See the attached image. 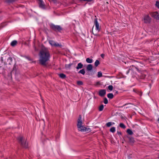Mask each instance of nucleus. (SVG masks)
Wrapping results in <instances>:
<instances>
[{
    "label": "nucleus",
    "instance_id": "9b49d317",
    "mask_svg": "<svg viewBox=\"0 0 159 159\" xmlns=\"http://www.w3.org/2000/svg\"><path fill=\"white\" fill-rule=\"evenodd\" d=\"M12 59L11 57H9L7 59V62H4V64L5 65H11L12 64Z\"/></svg>",
    "mask_w": 159,
    "mask_h": 159
},
{
    "label": "nucleus",
    "instance_id": "0eeeda50",
    "mask_svg": "<svg viewBox=\"0 0 159 159\" xmlns=\"http://www.w3.org/2000/svg\"><path fill=\"white\" fill-rule=\"evenodd\" d=\"M150 14L151 16L157 20H159V13L157 12L156 11L153 12H151L150 13Z\"/></svg>",
    "mask_w": 159,
    "mask_h": 159
},
{
    "label": "nucleus",
    "instance_id": "9d476101",
    "mask_svg": "<svg viewBox=\"0 0 159 159\" xmlns=\"http://www.w3.org/2000/svg\"><path fill=\"white\" fill-rule=\"evenodd\" d=\"M106 94V90L105 89H101L99 90L98 93L99 95L102 97L104 96Z\"/></svg>",
    "mask_w": 159,
    "mask_h": 159
},
{
    "label": "nucleus",
    "instance_id": "cd10ccee",
    "mask_svg": "<svg viewBox=\"0 0 159 159\" xmlns=\"http://www.w3.org/2000/svg\"><path fill=\"white\" fill-rule=\"evenodd\" d=\"M112 125V122H108L106 124V125L107 127H109Z\"/></svg>",
    "mask_w": 159,
    "mask_h": 159
},
{
    "label": "nucleus",
    "instance_id": "e433bc0d",
    "mask_svg": "<svg viewBox=\"0 0 159 159\" xmlns=\"http://www.w3.org/2000/svg\"><path fill=\"white\" fill-rule=\"evenodd\" d=\"M129 70H128L127 72V74H128L129 73Z\"/></svg>",
    "mask_w": 159,
    "mask_h": 159
},
{
    "label": "nucleus",
    "instance_id": "c9c22d12",
    "mask_svg": "<svg viewBox=\"0 0 159 159\" xmlns=\"http://www.w3.org/2000/svg\"><path fill=\"white\" fill-rule=\"evenodd\" d=\"M93 0H84V1H88V2H90Z\"/></svg>",
    "mask_w": 159,
    "mask_h": 159
},
{
    "label": "nucleus",
    "instance_id": "423d86ee",
    "mask_svg": "<svg viewBox=\"0 0 159 159\" xmlns=\"http://www.w3.org/2000/svg\"><path fill=\"white\" fill-rule=\"evenodd\" d=\"M151 20V19L148 15H145L143 17V21L145 23H149Z\"/></svg>",
    "mask_w": 159,
    "mask_h": 159
},
{
    "label": "nucleus",
    "instance_id": "b1692460",
    "mask_svg": "<svg viewBox=\"0 0 159 159\" xmlns=\"http://www.w3.org/2000/svg\"><path fill=\"white\" fill-rule=\"evenodd\" d=\"M104 108V106L103 105H101L99 107V110L100 111H101L103 110Z\"/></svg>",
    "mask_w": 159,
    "mask_h": 159
},
{
    "label": "nucleus",
    "instance_id": "6ab92c4d",
    "mask_svg": "<svg viewBox=\"0 0 159 159\" xmlns=\"http://www.w3.org/2000/svg\"><path fill=\"white\" fill-rule=\"evenodd\" d=\"M17 0H6V2L7 3H11L15 2Z\"/></svg>",
    "mask_w": 159,
    "mask_h": 159
},
{
    "label": "nucleus",
    "instance_id": "39448f33",
    "mask_svg": "<svg viewBox=\"0 0 159 159\" xmlns=\"http://www.w3.org/2000/svg\"><path fill=\"white\" fill-rule=\"evenodd\" d=\"M50 26L53 30L55 31H60L62 30V28L60 25L51 24L50 25Z\"/></svg>",
    "mask_w": 159,
    "mask_h": 159
},
{
    "label": "nucleus",
    "instance_id": "f704fd0d",
    "mask_svg": "<svg viewBox=\"0 0 159 159\" xmlns=\"http://www.w3.org/2000/svg\"><path fill=\"white\" fill-rule=\"evenodd\" d=\"M117 134L119 135H121V132H119V131H117Z\"/></svg>",
    "mask_w": 159,
    "mask_h": 159
},
{
    "label": "nucleus",
    "instance_id": "f03ea898",
    "mask_svg": "<svg viewBox=\"0 0 159 159\" xmlns=\"http://www.w3.org/2000/svg\"><path fill=\"white\" fill-rule=\"evenodd\" d=\"M77 126L79 131L82 132H89L90 131V129L89 128L84 127L83 125L82 121V117L81 115H79L77 120Z\"/></svg>",
    "mask_w": 159,
    "mask_h": 159
},
{
    "label": "nucleus",
    "instance_id": "412c9836",
    "mask_svg": "<svg viewBox=\"0 0 159 159\" xmlns=\"http://www.w3.org/2000/svg\"><path fill=\"white\" fill-rule=\"evenodd\" d=\"M129 141L130 143H134V139L132 137H129L128 138Z\"/></svg>",
    "mask_w": 159,
    "mask_h": 159
},
{
    "label": "nucleus",
    "instance_id": "20e7f679",
    "mask_svg": "<svg viewBox=\"0 0 159 159\" xmlns=\"http://www.w3.org/2000/svg\"><path fill=\"white\" fill-rule=\"evenodd\" d=\"M18 140L22 146L25 148L27 147V143H26L25 139L22 136H20L18 138Z\"/></svg>",
    "mask_w": 159,
    "mask_h": 159
},
{
    "label": "nucleus",
    "instance_id": "4c0bfd02",
    "mask_svg": "<svg viewBox=\"0 0 159 159\" xmlns=\"http://www.w3.org/2000/svg\"><path fill=\"white\" fill-rule=\"evenodd\" d=\"M14 68H13V70L12 71V73H14Z\"/></svg>",
    "mask_w": 159,
    "mask_h": 159
},
{
    "label": "nucleus",
    "instance_id": "4be33fe9",
    "mask_svg": "<svg viewBox=\"0 0 159 159\" xmlns=\"http://www.w3.org/2000/svg\"><path fill=\"white\" fill-rule=\"evenodd\" d=\"M127 133L130 135H132L133 134L132 130L129 129H128L127 130Z\"/></svg>",
    "mask_w": 159,
    "mask_h": 159
},
{
    "label": "nucleus",
    "instance_id": "bb28decb",
    "mask_svg": "<svg viewBox=\"0 0 159 159\" xmlns=\"http://www.w3.org/2000/svg\"><path fill=\"white\" fill-rule=\"evenodd\" d=\"M98 73L97 76L98 77H100L102 76V74L101 72H98Z\"/></svg>",
    "mask_w": 159,
    "mask_h": 159
},
{
    "label": "nucleus",
    "instance_id": "2eb2a0df",
    "mask_svg": "<svg viewBox=\"0 0 159 159\" xmlns=\"http://www.w3.org/2000/svg\"><path fill=\"white\" fill-rule=\"evenodd\" d=\"M86 62L89 63H91L93 62V60L92 59H90L89 58H88L86 59Z\"/></svg>",
    "mask_w": 159,
    "mask_h": 159
},
{
    "label": "nucleus",
    "instance_id": "393cba45",
    "mask_svg": "<svg viewBox=\"0 0 159 159\" xmlns=\"http://www.w3.org/2000/svg\"><path fill=\"white\" fill-rule=\"evenodd\" d=\"M119 126L120 127L123 129H125L126 127L122 123H120Z\"/></svg>",
    "mask_w": 159,
    "mask_h": 159
},
{
    "label": "nucleus",
    "instance_id": "f8f14e48",
    "mask_svg": "<svg viewBox=\"0 0 159 159\" xmlns=\"http://www.w3.org/2000/svg\"><path fill=\"white\" fill-rule=\"evenodd\" d=\"M83 65L82 63H79L78 64L77 66L76 67V69L77 70H79V69H80L83 68Z\"/></svg>",
    "mask_w": 159,
    "mask_h": 159
},
{
    "label": "nucleus",
    "instance_id": "4468645a",
    "mask_svg": "<svg viewBox=\"0 0 159 159\" xmlns=\"http://www.w3.org/2000/svg\"><path fill=\"white\" fill-rule=\"evenodd\" d=\"M113 95L112 93H109L107 95V97L110 99L112 98L113 97Z\"/></svg>",
    "mask_w": 159,
    "mask_h": 159
},
{
    "label": "nucleus",
    "instance_id": "6e6552de",
    "mask_svg": "<svg viewBox=\"0 0 159 159\" xmlns=\"http://www.w3.org/2000/svg\"><path fill=\"white\" fill-rule=\"evenodd\" d=\"M49 43L52 46L55 47H60L61 45L60 44L56 43L53 41L50 40Z\"/></svg>",
    "mask_w": 159,
    "mask_h": 159
},
{
    "label": "nucleus",
    "instance_id": "ddd939ff",
    "mask_svg": "<svg viewBox=\"0 0 159 159\" xmlns=\"http://www.w3.org/2000/svg\"><path fill=\"white\" fill-rule=\"evenodd\" d=\"M93 68V66L91 64H89L87 67V70L88 71H91Z\"/></svg>",
    "mask_w": 159,
    "mask_h": 159
},
{
    "label": "nucleus",
    "instance_id": "7ed1b4c3",
    "mask_svg": "<svg viewBox=\"0 0 159 159\" xmlns=\"http://www.w3.org/2000/svg\"><path fill=\"white\" fill-rule=\"evenodd\" d=\"M94 25L95 27V30H94V26H93L92 29V31L94 34L96 35L97 32H98L100 30V27L97 18H95L94 20Z\"/></svg>",
    "mask_w": 159,
    "mask_h": 159
},
{
    "label": "nucleus",
    "instance_id": "7c9ffc66",
    "mask_svg": "<svg viewBox=\"0 0 159 159\" xmlns=\"http://www.w3.org/2000/svg\"><path fill=\"white\" fill-rule=\"evenodd\" d=\"M104 102L105 104H107L108 103L107 99L106 98H104Z\"/></svg>",
    "mask_w": 159,
    "mask_h": 159
},
{
    "label": "nucleus",
    "instance_id": "c85d7f7f",
    "mask_svg": "<svg viewBox=\"0 0 159 159\" xmlns=\"http://www.w3.org/2000/svg\"><path fill=\"white\" fill-rule=\"evenodd\" d=\"M108 87V89L109 90H110L111 91L113 89V87L112 85H110Z\"/></svg>",
    "mask_w": 159,
    "mask_h": 159
},
{
    "label": "nucleus",
    "instance_id": "58836bf2",
    "mask_svg": "<svg viewBox=\"0 0 159 159\" xmlns=\"http://www.w3.org/2000/svg\"><path fill=\"white\" fill-rule=\"evenodd\" d=\"M115 124V123L114 122H112V125H114Z\"/></svg>",
    "mask_w": 159,
    "mask_h": 159
},
{
    "label": "nucleus",
    "instance_id": "a878e982",
    "mask_svg": "<svg viewBox=\"0 0 159 159\" xmlns=\"http://www.w3.org/2000/svg\"><path fill=\"white\" fill-rule=\"evenodd\" d=\"M110 131L112 133H114L115 131V127H112L110 129Z\"/></svg>",
    "mask_w": 159,
    "mask_h": 159
},
{
    "label": "nucleus",
    "instance_id": "c756f323",
    "mask_svg": "<svg viewBox=\"0 0 159 159\" xmlns=\"http://www.w3.org/2000/svg\"><path fill=\"white\" fill-rule=\"evenodd\" d=\"M155 5L157 7L159 8V1H157Z\"/></svg>",
    "mask_w": 159,
    "mask_h": 159
},
{
    "label": "nucleus",
    "instance_id": "5701e85b",
    "mask_svg": "<svg viewBox=\"0 0 159 159\" xmlns=\"http://www.w3.org/2000/svg\"><path fill=\"white\" fill-rule=\"evenodd\" d=\"M59 76L61 78L64 79L66 77V75L64 74H59Z\"/></svg>",
    "mask_w": 159,
    "mask_h": 159
},
{
    "label": "nucleus",
    "instance_id": "dca6fc26",
    "mask_svg": "<svg viewBox=\"0 0 159 159\" xmlns=\"http://www.w3.org/2000/svg\"><path fill=\"white\" fill-rule=\"evenodd\" d=\"M78 73L80 74H81L83 75H84L85 74V71L84 69H82L81 70H80V71H79V72Z\"/></svg>",
    "mask_w": 159,
    "mask_h": 159
},
{
    "label": "nucleus",
    "instance_id": "72a5a7b5",
    "mask_svg": "<svg viewBox=\"0 0 159 159\" xmlns=\"http://www.w3.org/2000/svg\"><path fill=\"white\" fill-rule=\"evenodd\" d=\"M34 50L35 51H37L38 50V49H37L35 46H34Z\"/></svg>",
    "mask_w": 159,
    "mask_h": 159
},
{
    "label": "nucleus",
    "instance_id": "1a4fd4ad",
    "mask_svg": "<svg viewBox=\"0 0 159 159\" xmlns=\"http://www.w3.org/2000/svg\"><path fill=\"white\" fill-rule=\"evenodd\" d=\"M39 1V7L42 9H45V5L44 3L42 0H38Z\"/></svg>",
    "mask_w": 159,
    "mask_h": 159
},
{
    "label": "nucleus",
    "instance_id": "473e14b6",
    "mask_svg": "<svg viewBox=\"0 0 159 159\" xmlns=\"http://www.w3.org/2000/svg\"><path fill=\"white\" fill-rule=\"evenodd\" d=\"M101 57L103 58H104V55L103 54H102L101 55Z\"/></svg>",
    "mask_w": 159,
    "mask_h": 159
},
{
    "label": "nucleus",
    "instance_id": "f3484780",
    "mask_svg": "<svg viewBox=\"0 0 159 159\" xmlns=\"http://www.w3.org/2000/svg\"><path fill=\"white\" fill-rule=\"evenodd\" d=\"M17 43V42L16 40H14L11 42V44L12 46H14L16 45Z\"/></svg>",
    "mask_w": 159,
    "mask_h": 159
},
{
    "label": "nucleus",
    "instance_id": "aec40b11",
    "mask_svg": "<svg viewBox=\"0 0 159 159\" xmlns=\"http://www.w3.org/2000/svg\"><path fill=\"white\" fill-rule=\"evenodd\" d=\"M100 64V62L98 60H96L94 63V65L96 67H97Z\"/></svg>",
    "mask_w": 159,
    "mask_h": 159
},
{
    "label": "nucleus",
    "instance_id": "f257e3e1",
    "mask_svg": "<svg viewBox=\"0 0 159 159\" xmlns=\"http://www.w3.org/2000/svg\"><path fill=\"white\" fill-rule=\"evenodd\" d=\"M39 56V63L43 66H46L50 57V54L48 49L44 47H42L40 52Z\"/></svg>",
    "mask_w": 159,
    "mask_h": 159
},
{
    "label": "nucleus",
    "instance_id": "a211bd4d",
    "mask_svg": "<svg viewBox=\"0 0 159 159\" xmlns=\"http://www.w3.org/2000/svg\"><path fill=\"white\" fill-rule=\"evenodd\" d=\"M72 65V63H70L69 64H66L65 65V67L66 69H70L71 66Z\"/></svg>",
    "mask_w": 159,
    "mask_h": 159
},
{
    "label": "nucleus",
    "instance_id": "2f4dec72",
    "mask_svg": "<svg viewBox=\"0 0 159 159\" xmlns=\"http://www.w3.org/2000/svg\"><path fill=\"white\" fill-rule=\"evenodd\" d=\"M77 84L78 85H82L83 84V82L81 81H78L77 82Z\"/></svg>",
    "mask_w": 159,
    "mask_h": 159
}]
</instances>
